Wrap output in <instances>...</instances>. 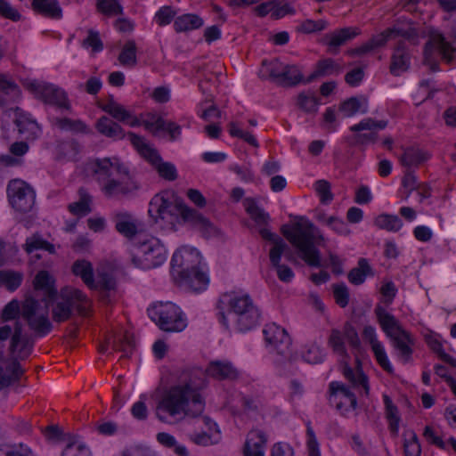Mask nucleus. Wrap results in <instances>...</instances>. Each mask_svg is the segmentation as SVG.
I'll use <instances>...</instances> for the list:
<instances>
[{
    "label": "nucleus",
    "mask_w": 456,
    "mask_h": 456,
    "mask_svg": "<svg viewBox=\"0 0 456 456\" xmlns=\"http://www.w3.org/2000/svg\"><path fill=\"white\" fill-rule=\"evenodd\" d=\"M206 375L217 380H235L240 371L228 361H212L205 372L200 369L183 371L177 384L163 394L156 406L159 420L170 423L168 418L182 419L184 417H200L205 409L201 391L207 387Z\"/></svg>",
    "instance_id": "f257e3e1"
},
{
    "label": "nucleus",
    "mask_w": 456,
    "mask_h": 456,
    "mask_svg": "<svg viewBox=\"0 0 456 456\" xmlns=\"http://www.w3.org/2000/svg\"><path fill=\"white\" fill-rule=\"evenodd\" d=\"M52 328L47 315H1L0 391L20 379L25 370L20 361L29 357L36 338L45 337Z\"/></svg>",
    "instance_id": "f03ea898"
},
{
    "label": "nucleus",
    "mask_w": 456,
    "mask_h": 456,
    "mask_svg": "<svg viewBox=\"0 0 456 456\" xmlns=\"http://www.w3.org/2000/svg\"><path fill=\"white\" fill-rule=\"evenodd\" d=\"M90 170L107 199L130 200L141 190L140 181L116 157L94 159L90 163Z\"/></svg>",
    "instance_id": "7ed1b4c3"
},
{
    "label": "nucleus",
    "mask_w": 456,
    "mask_h": 456,
    "mask_svg": "<svg viewBox=\"0 0 456 456\" xmlns=\"http://www.w3.org/2000/svg\"><path fill=\"white\" fill-rule=\"evenodd\" d=\"M149 213L156 222L161 220L174 229L176 223L183 220L199 230L204 236L215 232L212 223L197 210L189 208L174 192L163 191L155 195L150 203Z\"/></svg>",
    "instance_id": "20e7f679"
},
{
    "label": "nucleus",
    "mask_w": 456,
    "mask_h": 456,
    "mask_svg": "<svg viewBox=\"0 0 456 456\" xmlns=\"http://www.w3.org/2000/svg\"><path fill=\"white\" fill-rule=\"evenodd\" d=\"M357 367L354 370L347 362L343 363L342 374L351 386L340 381H332L329 384V402L335 404L336 409L342 414L357 408V398L351 388L358 390L361 395L368 396L370 385L368 377L363 373L359 359H356Z\"/></svg>",
    "instance_id": "39448f33"
},
{
    "label": "nucleus",
    "mask_w": 456,
    "mask_h": 456,
    "mask_svg": "<svg viewBox=\"0 0 456 456\" xmlns=\"http://www.w3.org/2000/svg\"><path fill=\"white\" fill-rule=\"evenodd\" d=\"M281 232L309 266H321V253L315 245H323L325 239L312 222L300 218L292 224L283 225Z\"/></svg>",
    "instance_id": "423d86ee"
},
{
    "label": "nucleus",
    "mask_w": 456,
    "mask_h": 456,
    "mask_svg": "<svg viewBox=\"0 0 456 456\" xmlns=\"http://www.w3.org/2000/svg\"><path fill=\"white\" fill-rule=\"evenodd\" d=\"M263 333L266 343L281 357L276 360L281 375L294 373L297 370L294 366L297 356L291 354V339L286 330L273 322L265 325Z\"/></svg>",
    "instance_id": "0eeeda50"
},
{
    "label": "nucleus",
    "mask_w": 456,
    "mask_h": 456,
    "mask_svg": "<svg viewBox=\"0 0 456 456\" xmlns=\"http://www.w3.org/2000/svg\"><path fill=\"white\" fill-rule=\"evenodd\" d=\"M72 273L80 277L89 288L97 289L102 300L110 301L117 294V282L111 273L99 272L96 280L94 279V268L90 262L85 259L75 261L71 266Z\"/></svg>",
    "instance_id": "6e6552de"
},
{
    "label": "nucleus",
    "mask_w": 456,
    "mask_h": 456,
    "mask_svg": "<svg viewBox=\"0 0 456 456\" xmlns=\"http://www.w3.org/2000/svg\"><path fill=\"white\" fill-rule=\"evenodd\" d=\"M167 260V250L159 240L151 238L135 247L131 261L135 267L151 269L161 265Z\"/></svg>",
    "instance_id": "1a4fd4ad"
},
{
    "label": "nucleus",
    "mask_w": 456,
    "mask_h": 456,
    "mask_svg": "<svg viewBox=\"0 0 456 456\" xmlns=\"http://www.w3.org/2000/svg\"><path fill=\"white\" fill-rule=\"evenodd\" d=\"M428 40L424 47V64L429 67L432 72L439 69L438 63L435 58V51H438L441 56L447 62L454 60L456 47L448 42L444 36L435 28H429L428 31Z\"/></svg>",
    "instance_id": "9d476101"
},
{
    "label": "nucleus",
    "mask_w": 456,
    "mask_h": 456,
    "mask_svg": "<svg viewBox=\"0 0 456 456\" xmlns=\"http://www.w3.org/2000/svg\"><path fill=\"white\" fill-rule=\"evenodd\" d=\"M127 135L139 154L155 167L162 178L168 181H175L177 178L175 167L170 162H163L158 151L147 143L143 137L132 132Z\"/></svg>",
    "instance_id": "9b49d317"
},
{
    "label": "nucleus",
    "mask_w": 456,
    "mask_h": 456,
    "mask_svg": "<svg viewBox=\"0 0 456 456\" xmlns=\"http://www.w3.org/2000/svg\"><path fill=\"white\" fill-rule=\"evenodd\" d=\"M57 309L53 314H72L76 311L79 314H86L91 309V300L81 290L65 287L61 289L58 297Z\"/></svg>",
    "instance_id": "f8f14e48"
},
{
    "label": "nucleus",
    "mask_w": 456,
    "mask_h": 456,
    "mask_svg": "<svg viewBox=\"0 0 456 456\" xmlns=\"http://www.w3.org/2000/svg\"><path fill=\"white\" fill-rule=\"evenodd\" d=\"M216 307L219 314H253L259 311L258 306L248 294L236 291L221 294Z\"/></svg>",
    "instance_id": "ddd939ff"
},
{
    "label": "nucleus",
    "mask_w": 456,
    "mask_h": 456,
    "mask_svg": "<svg viewBox=\"0 0 456 456\" xmlns=\"http://www.w3.org/2000/svg\"><path fill=\"white\" fill-rule=\"evenodd\" d=\"M7 193L12 208L19 212L26 213L35 204L34 191L21 180H12L7 187Z\"/></svg>",
    "instance_id": "4468645a"
},
{
    "label": "nucleus",
    "mask_w": 456,
    "mask_h": 456,
    "mask_svg": "<svg viewBox=\"0 0 456 456\" xmlns=\"http://www.w3.org/2000/svg\"><path fill=\"white\" fill-rule=\"evenodd\" d=\"M281 256H284L290 262H297L288 244L282 239H278L275 240L274 245L270 249V262L273 267L275 268L280 281L289 282L294 277V273L290 267L281 264Z\"/></svg>",
    "instance_id": "2eb2a0df"
},
{
    "label": "nucleus",
    "mask_w": 456,
    "mask_h": 456,
    "mask_svg": "<svg viewBox=\"0 0 456 456\" xmlns=\"http://www.w3.org/2000/svg\"><path fill=\"white\" fill-rule=\"evenodd\" d=\"M31 90L45 102L61 110H70L71 105L66 92L52 84L34 82L29 85Z\"/></svg>",
    "instance_id": "dca6fc26"
},
{
    "label": "nucleus",
    "mask_w": 456,
    "mask_h": 456,
    "mask_svg": "<svg viewBox=\"0 0 456 456\" xmlns=\"http://www.w3.org/2000/svg\"><path fill=\"white\" fill-rule=\"evenodd\" d=\"M53 302L45 300V296L39 299L34 293L29 292L25 295L21 303L17 299H12L4 307L1 314H37L43 310L48 312L49 305Z\"/></svg>",
    "instance_id": "f3484780"
},
{
    "label": "nucleus",
    "mask_w": 456,
    "mask_h": 456,
    "mask_svg": "<svg viewBox=\"0 0 456 456\" xmlns=\"http://www.w3.org/2000/svg\"><path fill=\"white\" fill-rule=\"evenodd\" d=\"M387 121L375 120L370 118L361 120L350 127V131L357 133L353 136V143L367 144L375 142L378 139V131L386 128Z\"/></svg>",
    "instance_id": "a211bd4d"
},
{
    "label": "nucleus",
    "mask_w": 456,
    "mask_h": 456,
    "mask_svg": "<svg viewBox=\"0 0 456 456\" xmlns=\"http://www.w3.org/2000/svg\"><path fill=\"white\" fill-rule=\"evenodd\" d=\"M200 254L193 248L183 246L180 248L172 256V274L175 279H178L179 271L189 273L190 271L198 267L200 263Z\"/></svg>",
    "instance_id": "6ab92c4d"
},
{
    "label": "nucleus",
    "mask_w": 456,
    "mask_h": 456,
    "mask_svg": "<svg viewBox=\"0 0 456 456\" xmlns=\"http://www.w3.org/2000/svg\"><path fill=\"white\" fill-rule=\"evenodd\" d=\"M113 222L117 232L127 239H133L141 228V222L128 211L115 212Z\"/></svg>",
    "instance_id": "aec40b11"
},
{
    "label": "nucleus",
    "mask_w": 456,
    "mask_h": 456,
    "mask_svg": "<svg viewBox=\"0 0 456 456\" xmlns=\"http://www.w3.org/2000/svg\"><path fill=\"white\" fill-rule=\"evenodd\" d=\"M363 339L370 343L371 349L373 351L374 356L379 364V366L387 372L393 373L394 369L387 358V353L384 349V346L377 339L375 329L371 326H366L362 331Z\"/></svg>",
    "instance_id": "412c9836"
},
{
    "label": "nucleus",
    "mask_w": 456,
    "mask_h": 456,
    "mask_svg": "<svg viewBox=\"0 0 456 456\" xmlns=\"http://www.w3.org/2000/svg\"><path fill=\"white\" fill-rule=\"evenodd\" d=\"M202 421L207 428V431L190 434L189 439L200 446H209L217 444L220 440V431L216 423L208 416H203Z\"/></svg>",
    "instance_id": "4be33fe9"
},
{
    "label": "nucleus",
    "mask_w": 456,
    "mask_h": 456,
    "mask_svg": "<svg viewBox=\"0 0 456 456\" xmlns=\"http://www.w3.org/2000/svg\"><path fill=\"white\" fill-rule=\"evenodd\" d=\"M106 344L110 345L114 350L122 352L124 357H128L135 347L133 334L128 330H112L106 338Z\"/></svg>",
    "instance_id": "5701e85b"
},
{
    "label": "nucleus",
    "mask_w": 456,
    "mask_h": 456,
    "mask_svg": "<svg viewBox=\"0 0 456 456\" xmlns=\"http://www.w3.org/2000/svg\"><path fill=\"white\" fill-rule=\"evenodd\" d=\"M178 277L175 281L180 286L196 292L205 289L208 284V275L198 267L189 273L179 271Z\"/></svg>",
    "instance_id": "b1692460"
},
{
    "label": "nucleus",
    "mask_w": 456,
    "mask_h": 456,
    "mask_svg": "<svg viewBox=\"0 0 456 456\" xmlns=\"http://www.w3.org/2000/svg\"><path fill=\"white\" fill-rule=\"evenodd\" d=\"M266 443L267 436L264 431L251 429L247 435L244 444V456H264Z\"/></svg>",
    "instance_id": "393cba45"
},
{
    "label": "nucleus",
    "mask_w": 456,
    "mask_h": 456,
    "mask_svg": "<svg viewBox=\"0 0 456 456\" xmlns=\"http://www.w3.org/2000/svg\"><path fill=\"white\" fill-rule=\"evenodd\" d=\"M33 287L35 290L44 291L45 300L55 301L58 297L55 279L48 271L41 270L36 274L33 280Z\"/></svg>",
    "instance_id": "a878e982"
},
{
    "label": "nucleus",
    "mask_w": 456,
    "mask_h": 456,
    "mask_svg": "<svg viewBox=\"0 0 456 456\" xmlns=\"http://www.w3.org/2000/svg\"><path fill=\"white\" fill-rule=\"evenodd\" d=\"M411 64V56L406 50L403 42H398L391 56L389 70L392 75L397 77L407 71Z\"/></svg>",
    "instance_id": "bb28decb"
},
{
    "label": "nucleus",
    "mask_w": 456,
    "mask_h": 456,
    "mask_svg": "<svg viewBox=\"0 0 456 456\" xmlns=\"http://www.w3.org/2000/svg\"><path fill=\"white\" fill-rule=\"evenodd\" d=\"M390 39H395L394 30L392 28H387L382 33L373 36L370 40L362 44L361 46L350 50L348 53L351 56L365 54L377 48L384 46Z\"/></svg>",
    "instance_id": "cd10ccee"
},
{
    "label": "nucleus",
    "mask_w": 456,
    "mask_h": 456,
    "mask_svg": "<svg viewBox=\"0 0 456 456\" xmlns=\"http://www.w3.org/2000/svg\"><path fill=\"white\" fill-rule=\"evenodd\" d=\"M151 320L166 332H180L188 324L184 315H151Z\"/></svg>",
    "instance_id": "c85d7f7f"
},
{
    "label": "nucleus",
    "mask_w": 456,
    "mask_h": 456,
    "mask_svg": "<svg viewBox=\"0 0 456 456\" xmlns=\"http://www.w3.org/2000/svg\"><path fill=\"white\" fill-rule=\"evenodd\" d=\"M257 315H220L219 322L229 329V324L234 326V330L245 332L254 328L258 322Z\"/></svg>",
    "instance_id": "c756f323"
},
{
    "label": "nucleus",
    "mask_w": 456,
    "mask_h": 456,
    "mask_svg": "<svg viewBox=\"0 0 456 456\" xmlns=\"http://www.w3.org/2000/svg\"><path fill=\"white\" fill-rule=\"evenodd\" d=\"M32 9L38 14L59 20L62 17V9L58 0H32Z\"/></svg>",
    "instance_id": "7c9ffc66"
},
{
    "label": "nucleus",
    "mask_w": 456,
    "mask_h": 456,
    "mask_svg": "<svg viewBox=\"0 0 456 456\" xmlns=\"http://www.w3.org/2000/svg\"><path fill=\"white\" fill-rule=\"evenodd\" d=\"M102 110L109 113L113 118L121 121L126 122L131 126H139V120L133 117L132 114L125 109V107L113 100L108 102L102 107Z\"/></svg>",
    "instance_id": "2f4dec72"
},
{
    "label": "nucleus",
    "mask_w": 456,
    "mask_h": 456,
    "mask_svg": "<svg viewBox=\"0 0 456 456\" xmlns=\"http://www.w3.org/2000/svg\"><path fill=\"white\" fill-rule=\"evenodd\" d=\"M360 34V30L357 28H344L339 30L334 31L333 33L327 36L330 38L329 45L330 51L332 53H337L338 48L346 43L348 40L353 39Z\"/></svg>",
    "instance_id": "473e14b6"
},
{
    "label": "nucleus",
    "mask_w": 456,
    "mask_h": 456,
    "mask_svg": "<svg viewBox=\"0 0 456 456\" xmlns=\"http://www.w3.org/2000/svg\"><path fill=\"white\" fill-rule=\"evenodd\" d=\"M204 20L195 13H186L176 17L174 20V29L177 33L187 32L201 28Z\"/></svg>",
    "instance_id": "72a5a7b5"
},
{
    "label": "nucleus",
    "mask_w": 456,
    "mask_h": 456,
    "mask_svg": "<svg viewBox=\"0 0 456 456\" xmlns=\"http://www.w3.org/2000/svg\"><path fill=\"white\" fill-rule=\"evenodd\" d=\"M339 111L346 118L353 117L358 112H368V102L364 97H351L339 105Z\"/></svg>",
    "instance_id": "f704fd0d"
},
{
    "label": "nucleus",
    "mask_w": 456,
    "mask_h": 456,
    "mask_svg": "<svg viewBox=\"0 0 456 456\" xmlns=\"http://www.w3.org/2000/svg\"><path fill=\"white\" fill-rule=\"evenodd\" d=\"M430 155L420 149L407 148L400 158L401 164L408 168L419 167L421 163L427 161Z\"/></svg>",
    "instance_id": "c9c22d12"
},
{
    "label": "nucleus",
    "mask_w": 456,
    "mask_h": 456,
    "mask_svg": "<svg viewBox=\"0 0 456 456\" xmlns=\"http://www.w3.org/2000/svg\"><path fill=\"white\" fill-rule=\"evenodd\" d=\"M53 124L61 130L70 131L76 134H88L90 132L86 124L80 119L54 118Z\"/></svg>",
    "instance_id": "e433bc0d"
},
{
    "label": "nucleus",
    "mask_w": 456,
    "mask_h": 456,
    "mask_svg": "<svg viewBox=\"0 0 456 456\" xmlns=\"http://www.w3.org/2000/svg\"><path fill=\"white\" fill-rule=\"evenodd\" d=\"M96 128L102 134L113 139H121L124 137L122 127L105 116L98 119Z\"/></svg>",
    "instance_id": "4c0bfd02"
},
{
    "label": "nucleus",
    "mask_w": 456,
    "mask_h": 456,
    "mask_svg": "<svg viewBox=\"0 0 456 456\" xmlns=\"http://www.w3.org/2000/svg\"><path fill=\"white\" fill-rule=\"evenodd\" d=\"M78 195L79 200L69 204L68 208L73 215L84 216L92 211L90 207L92 203V196L85 188H80L78 190Z\"/></svg>",
    "instance_id": "58836bf2"
},
{
    "label": "nucleus",
    "mask_w": 456,
    "mask_h": 456,
    "mask_svg": "<svg viewBox=\"0 0 456 456\" xmlns=\"http://www.w3.org/2000/svg\"><path fill=\"white\" fill-rule=\"evenodd\" d=\"M320 103V99L312 91L302 92L297 98V106L307 114L315 115Z\"/></svg>",
    "instance_id": "ea45409f"
},
{
    "label": "nucleus",
    "mask_w": 456,
    "mask_h": 456,
    "mask_svg": "<svg viewBox=\"0 0 456 456\" xmlns=\"http://www.w3.org/2000/svg\"><path fill=\"white\" fill-rule=\"evenodd\" d=\"M339 73V66L333 60L325 59L318 62L316 69L305 79V83H310L318 77L338 75Z\"/></svg>",
    "instance_id": "a19ab883"
},
{
    "label": "nucleus",
    "mask_w": 456,
    "mask_h": 456,
    "mask_svg": "<svg viewBox=\"0 0 456 456\" xmlns=\"http://www.w3.org/2000/svg\"><path fill=\"white\" fill-rule=\"evenodd\" d=\"M378 316L382 330H384V332H386V334L388 337L393 338V340L407 334V332L401 328L398 322L395 319L393 315Z\"/></svg>",
    "instance_id": "79ce46f5"
},
{
    "label": "nucleus",
    "mask_w": 456,
    "mask_h": 456,
    "mask_svg": "<svg viewBox=\"0 0 456 456\" xmlns=\"http://www.w3.org/2000/svg\"><path fill=\"white\" fill-rule=\"evenodd\" d=\"M305 81L301 70L297 65L285 64L278 84L294 86L301 82L305 83Z\"/></svg>",
    "instance_id": "37998d69"
},
{
    "label": "nucleus",
    "mask_w": 456,
    "mask_h": 456,
    "mask_svg": "<svg viewBox=\"0 0 456 456\" xmlns=\"http://www.w3.org/2000/svg\"><path fill=\"white\" fill-rule=\"evenodd\" d=\"M383 402L385 404L386 418L388 420L389 429L394 435L398 434L399 422L401 420L398 408L392 402L387 395H383Z\"/></svg>",
    "instance_id": "c03bdc74"
},
{
    "label": "nucleus",
    "mask_w": 456,
    "mask_h": 456,
    "mask_svg": "<svg viewBox=\"0 0 456 456\" xmlns=\"http://www.w3.org/2000/svg\"><path fill=\"white\" fill-rule=\"evenodd\" d=\"M368 275H373L372 269L367 259L360 258L357 267L349 272L348 280L354 285H360L364 282Z\"/></svg>",
    "instance_id": "a18cd8bd"
},
{
    "label": "nucleus",
    "mask_w": 456,
    "mask_h": 456,
    "mask_svg": "<svg viewBox=\"0 0 456 456\" xmlns=\"http://www.w3.org/2000/svg\"><path fill=\"white\" fill-rule=\"evenodd\" d=\"M137 47L134 40H128L123 45L118 55V61L125 67H134L137 63Z\"/></svg>",
    "instance_id": "49530a36"
},
{
    "label": "nucleus",
    "mask_w": 456,
    "mask_h": 456,
    "mask_svg": "<svg viewBox=\"0 0 456 456\" xmlns=\"http://www.w3.org/2000/svg\"><path fill=\"white\" fill-rule=\"evenodd\" d=\"M411 344H412V341L409 333L394 340V346L397 350L398 358L403 363H407L411 361L412 349Z\"/></svg>",
    "instance_id": "de8ad7c7"
},
{
    "label": "nucleus",
    "mask_w": 456,
    "mask_h": 456,
    "mask_svg": "<svg viewBox=\"0 0 456 456\" xmlns=\"http://www.w3.org/2000/svg\"><path fill=\"white\" fill-rule=\"evenodd\" d=\"M22 280L21 273L10 270L0 271V286L5 287L10 291L16 290L21 285Z\"/></svg>",
    "instance_id": "09e8293b"
},
{
    "label": "nucleus",
    "mask_w": 456,
    "mask_h": 456,
    "mask_svg": "<svg viewBox=\"0 0 456 456\" xmlns=\"http://www.w3.org/2000/svg\"><path fill=\"white\" fill-rule=\"evenodd\" d=\"M374 224L379 229L397 232L403 226L402 220L395 215L382 214L375 218Z\"/></svg>",
    "instance_id": "8fccbe9b"
},
{
    "label": "nucleus",
    "mask_w": 456,
    "mask_h": 456,
    "mask_svg": "<svg viewBox=\"0 0 456 456\" xmlns=\"http://www.w3.org/2000/svg\"><path fill=\"white\" fill-rule=\"evenodd\" d=\"M23 248L28 254L37 249H45L51 254L55 252L54 246L45 240L39 234H33L31 237L27 238Z\"/></svg>",
    "instance_id": "3c124183"
},
{
    "label": "nucleus",
    "mask_w": 456,
    "mask_h": 456,
    "mask_svg": "<svg viewBox=\"0 0 456 456\" xmlns=\"http://www.w3.org/2000/svg\"><path fill=\"white\" fill-rule=\"evenodd\" d=\"M403 437L405 456H419L421 453V447L416 433L412 430H408L404 432Z\"/></svg>",
    "instance_id": "603ef678"
},
{
    "label": "nucleus",
    "mask_w": 456,
    "mask_h": 456,
    "mask_svg": "<svg viewBox=\"0 0 456 456\" xmlns=\"http://www.w3.org/2000/svg\"><path fill=\"white\" fill-rule=\"evenodd\" d=\"M245 208L250 217L258 224H266L269 220V215L259 208L254 200L247 199L245 200Z\"/></svg>",
    "instance_id": "864d4df0"
},
{
    "label": "nucleus",
    "mask_w": 456,
    "mask_h": 456,
    "mask_svg": "<svg viewBox=\"0 0 456 456\" xmlns=\"http://www.w3.org/2000/svg\"><path fill=\"white\" fill-rule=\"evenodd\" d=\"M19 94V88L15 83L0 77V105L7 103L11 98Z\"/></svg>",
    "instance_id": "5fc2aeb1"
},
{
    "label": "nucleus",
    "mask_w": 456,
    "mask_h": 456,
    "mask_svg": "<svg viewBox=\"0 0 456 456\" xmlns=\"http://www.w3.org/2000/svg\"><path fill=\"white\" fill-rule=\"evenodd\" d=\"M329 344L332 347L333 351L342 357L341 368L343 367V363L346 362L345 359L348 357V354L346 350V346L343 341L342 335L339 330H333L331 331Z\"/></svg>",
    "instance_id": "6e6d98bb"
},
{
    "label": "nucleus",
    "mask_w": 456,
    "mask_h": 456,
    "mask_svg": "<svg viewBox=\"0 0 456 456\" xmlns=\"http://www.w3.org/2000/svg\"><path fill=\"white\" fill-rule=\"evenodd\" d=\"M426 342L430 349L436 353L443 362L450 364L452 367H456V359L444 351L443 346L438 339L433 338L432 336H427Z\"/></svg>",
    "instance_id": "4d7b16f0"
},
{
    "label": "nucleus",
    "mask_w": 456,
    "mask_h": 456,
    "mask_svg": "<svg viewBox=\"0 0 456 456\" xmlns=\"http://www.w3.org/2000/svg\"><path fill=\"white\" fill-rule=\"evenodd\" d=\"M99 12L107 16H116L123 13L119 0H97Z\"/></svg>",
    "instance_id": "13d9d810"
},
{
    "label": "nucleus",
    "mask_w": 456,
    "mask_h": 456,
    "mask_svg": "<svg viewBox=\"0 0 456 456\" xmlns=\"http://www.w3.org/2000/svg\"><path fill=\"white\" fill-rule=\"evenodd\" d=\"M228 130L231 136L240 138L255 148L259 147L256 137L251 133L240 129L236 122H230Z\"/></svg>",
    "instance_id": "bf43d9fd"
},
{
    "label": "nucleus",
    "mask_w": 456,
    "mask_h": 456,
    "mask_svg": "<svg viewBox=\"0 0 456 456\" xmlns=\"http://www.w3.org/2000/svg\"><path fill=\"white\" fill-rule=\"evenodd\" d=\"M147 311L153 314H181V308L171 301H157Z\"/></svg>",
    "instance_id": "052dcab7"
},
{
    "label": "nucleus",
    "mask_w": 456,
    "mask_h": 456,
    "mask_svg": "<svg viewBox=\"0 0 456 456\" xmlns=\"http://www.w3.org/2000/svg\"><path fill=\"white\" fill-rule=\"evenodd\" d=\"M0 456H36L31 449L23 444L0 446Z\"/></svg>",
    "instance_id": "680f3d73"
},
{
    "label": "nucleus",
    "mask_w": 456,
    "mask_h": 456,
    "mask_svg": "<svg viewBox=\"0 0 456 456\" xmlns=\"http://www.w3.org/2000/svg\"><path fill=\"white\" fill-rule=\"evenodd\" d=\"M262 65L265 69L266 73H268L269 77L273 81L279 83L285 64L274 59L270 61H263Z\"/></svg>",
    "instance_id": "e2e57ef3"
},
{
    "label": "nucleus",
    "mask_w": 456,
    "mask_h": 456,
    "mask_svg": "<svg viewBox=\"0 0 456 456\" xmlns=\"http://www.w3.org/2000/svg\"><path fill=\"white\" fill-rule=\"evenodd\" d=\"M394 37L396 38L397 37H402L407 41H409L411 45H418L419 43L420 34L418 29L414 27L408 28H393Z\"/></svg>",
    "instance_id": "0e129e2a"
},
{
    "label": "nucleus",
    "mask_w": 456,
    "mask_h": 456,
    "mask_svg": "<svg viewBox=\"0 0 456 456\" xmlns=\"http://www.w3.org/2000/svg\"><path fill=\"white\" fill-rule=\"evenodd\" d=\"M303 358L308 363L316 364L323 361L324 354L318 345L311 344L303 353Z\"/></svg>",
    "instance_id": "69168bd1"
},
{
    "label": "nucleus",
    "mask_w": 456,
    "mask_h": 456,
    "mask_svg": "<svg viewBox=\"0 0 456 456\" xmlns=\"http://www.w3.org/2000/svg\"><path fill=\"white\" fill-rule=\"evenodd\" d=\"M327 26L328 23L324 20H305L298 26L297 30L302 33L309 34L313 32L322 31L325 29Z\"/></svg>",
    "instance_id": "338daca9"
},
{
    "label": "nucleus",
    "mask_w": 456,
    "mask_h": 456,
    "mask_svg": "<svg viewBox=\"0 0 456 456\" xmlns=\"http://www.w3.org/2000/svg\"><path fill=\"white\" fill-rule=\"evenodd\" d=\"M61 456H91L89 449L81 443L71 442L64 448Z\"/></svg>",
    "instance_id": "774afa93"
}]
</instances>
